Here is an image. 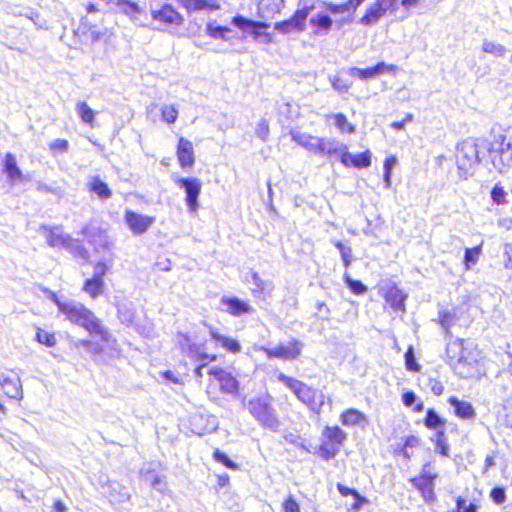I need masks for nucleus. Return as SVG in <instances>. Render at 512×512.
Here are the masks:
<instances>
[{
	"instance_id": "nucleus-1",
	"label": "nucleus",
	"mask_w": 512,
	"mask_h": 512,
	"mask_svg": "<svg viewBox=\"0 0 512 512\" xmlns=\"http://www.w3.org/2000/svg\"><path fill=\"white\" fill-rule=\"evenodd\" d=\"M483 151L488 152L494 169L504 173L512 165V128L506 134L495 136L493 141L467 139L458 144L456 161L465 178L481 161Z\"/></svg>"
},
{
	"instance_id": "nucleus-2",
	"label": "nucleus",
	"mask_w": 512,
	"mask_h": 512,
	"mask_svg": "<svg viewBox=\"0 0 512 512\" xmlns=\"http://www.w3.org/2000/svg\"><path fill=\"white\" fill-rule=\"evenodd\" d=\"M50 299L56 304L59 312L67 321L82 327L92 337L99 338L101 342H109V331L103 326L102 321L83 303L72 299L61 300L54 293H52Z\"/></svg>"
},
{
	"instance_id": "nucleus-3",
	"label": "nucleus",
	"mask_w": 512,
	"mask_h": 512,
	"mask_svg": "<svg viewBox=\"0 0 512 512\" xmlns=\"http://www.w3.org/2000/svg\"><path fill=\"white\" fill-rule=\"evenodd\" d=\"M447 357L456 374L462 378L472 377L476 371L477 357L472 350L464 346L463 339L448 342Z\"/></svg>"
},
{
	"instance_id": "nucleus-4",
	"label": "nucleus",
	"mask_w": 512,
	"mask_h": 512,
	"mask_svg": "<svg viewBox=\"0 0 512 512\" xmlns=\"http://www.w3.org/2000/svg\"><path fill=\"white\" fill-rule=\"evenodd\" d=\"M243 406L248 409L251 416L260 426L273 432L279 430L280 421L272 406V397L270 395L253 397L247 401L244 399Z\"/></svg>"
},
{
	"instance_id": "nucleus-5",
	"label": "nucleus",
	"mask_w": 512,
	"mask_h": 512,
	"mask_svg": "<svg viewBox=\"0 0 512 512\" xmlns=\"http://www.w3.org/2000/svg\"><path fill=\"white\" fill-rule=\"evenodd\" d=\"M278 380L285 384L313 412L320 413L325 401V395L322 392L282 373L278 375Z\"/></svg>"
},
{
	"instance_id": "nucleus-6",
	"label": "nucleus",
	"mask_w": 512,
	"mask_h": 512,
	"mask_svg": "<svg viewBox=\"0 0 512 512\" xmlns=\"http://www.w3.org/2000/svg\"><path fill=\"white\" fill-rule=\"evenodd\" d=\"M437 478L438 473L435 470L433 462L428 461L423 464L420 474L414 478H411L410 482L413 487H415L421 493L424 501L431 503L436 499L434 492V482Z\"/></svg>"
},
{
	"instance_id": "nucleus-7",
	"label": "nucleus",
	"mask_w": 512,
	"mask_h": 512,
	"mask_svg": "<svg viewBox=\"0 0 512 512\" xmlns=\"http://www.w3.org/2000/svg\"><path fill=\"white\" fill-rule=\"evenodd\" d=\"M176 342L180 347L181 352L198 362L215 361L216 355H210L204 352V343H196L187 334L179 333L176 337Z\"/></svg>"
},
{
	"instance_id": "nucleus-8",
	"label": "nucleus",
	"mask_w": 512,
	"mask_h": 512,
	"mask_svg": "<svg viewBox=\"0 0 512 512\" xmlns=\"http://www.w3.org/2000/svg\"><path fill=\"white\" fill-rule=\"evenodd\" d=\"M175 184L184 189L186 194V204L191 213H196L199 207L198 197L201 193L202 183L198 178L190 177V178H182L175 177L173 178Z\"/></svg>"
},
{
	"instance_id": "nucleus-9",
	"label": "nucleus",
	"mask_w": 512,
	"mask_h": 512,
	"mask_svg": "<svg viewBox=\"0 0 512 512\" xmlns=\"http://www.w3.org/2000/svg\"><path fill=\"white\" fill-rule=\"evenodd\" d=\"M313 8L314 7L312 5L296 10L290 19L275 23L274 28L283 34H287L292 31H304L306 27V19Z\"/></svg>"
},
{
	"instance_id": "nucleus-10",
	"label": "nucleus",
	"mask_w": 512,
	"mask_h": 512,
	"mask_svg": "<svg viewBox=\"0 0 512 512\" xmlns=\"http://www.w3.org/2000/svg\"><path fill=\"white\" fill-rule=\"evenodd\" d=\"M0 386L9 398L15 400L23 398L20 377L13 370H0Z\"/></svg>"
},
{
	"instance_id": "nucleus-11",
	"label": "nucleus",
	"mask_w": 512,
	"mask_h": 512,
	"mask_svg": "<svg viewBox=\"0 0 512 512\" xmlns=\"http://www.w3.org/2000/svg\"><path fill=\"white\" fill-rule=\"evenodd\" d=\"M232 24L244 32L254 35L255 39L263 38L265 43L271 41V36L268 33H263L262 30L269 27L265 22L253 21L243 16H235L232 19Z\"/></svg>"
},
{
	"instance_id": "nucleus-12",
	"label": "nucleus",
	"mask_w": 512,
	"mask_h": 512,
	"mask_svg": "<svg viewBox=\"0 0 512 512\" xmlns=\"http://www.w3.org/2000/svg\"><path fill=\"white\" fill-rule=\"evenodd\" d=\"M125 222L134 235L144 234L155 222V218L134 211L125 212Z\"/></svg>"
},
{
	"instance_id": "nucleus-13",
	"label": "nucleus",
	"mask_w": 512,
	"mask_h": 512,
	"mask_svg": "<svg viewBox=\"0 0 512 512\" xmlns=\"http://www.w3.org/2000/svg\"><path fill=\"white\" fill-rule=\"evenodd\" d=\"M81 234L94 246L96 251L107 250L111 246L106 231L100 227L87 225L82 229Z\"/></svg>"
},
{
	"instance_id": "nucleus-14",
	"label": "nucleus",
	"mask_w": 512,
	"mask_h": 512,
	"mask_svg": "<svg viewBox=\"0 0 512 512\" xmlns=\"http://www.w3.org/2000/svg\"><path fill=\"white\" fill-rule=\"evenodd\" d=\"M302 349V344L298 341L289 342L287 345H279L275 348H262L268 358H280L284 360L296 359Z\"/></svg>"
},
{
	"instance_id": "nucleus-15",
	"label": "nucleus",
	"mask_w": 512,
	"mask_h": 512,
	"mask_svg": "<svg viewBox=\"0 0 512 512\" xmlns=\"http://www.w3.org/2000/svg\"><path fill=\"white\" fill-rule=\"evenodd\" d=\"M397 70V67L392 64H386L385 62H379L374 67H369L366 69H361L357 67H351L348 70V73L352 77H358L361 80H367L371 78H375L378 75H381L383 73H390L395 72Z\"/></svg>"
},
{
	"instance_id": "nucleus-16",
	"label": "nucleus",
	"mask_w": 512,
	"mask_h": 512,
	"mask_svg": "<svg viewBox=\"0 0 512 512\" xmlns=\"http://www.w3.org/2000/svg\"><path fill=\"white\" fill-rule=\"evenodd\" d=\"M208 373L219 382L222 392L227 394L238 393L239 382L231 373L221 368H211Z\"/></svg>"
},
{
	"instance_id": "nucleus-17",
	"label": "nucleus",
	"mask_w": 512,
	"mask_h": 512,
	"mask_svg": "<svg viewBox=\"0 0 512 512\" xmlns=\"http://www.w3.org/2000/svg\"><path fill=\"white\" fill-rule=\"evenodd\" d=\"M317 153L327 155H339L341 162L346 163L345 158L350 157L351 153L348 152L347 146L336 139L320 138L319 148Z\"/></svg>"
},
{
	"instance_id": "nucleus-18",
	"label": "nucleus",
	"mask_w": 512,
	"mask_h": 512,
	"mask_svg": "<svg viewBox=\"0 0 512 512\" xmlns=\"http://www.w3.org/2000/svg\"><path fill=\"white\" fill-rule=\"evenodd\" d=\"M39 230L42 231L43 234L45 235L47 244L53 248H56V247L65 248L66 243L69 241V239L71 237L70 235L65 234L63 232V229L61 226L49 227L46 225H42V226H40Z\"/></svg>"
},
{
	"instance_id": "nucleus-19",
	"label": "nucleus",
	"mask_w": 512,
	"mask_h": 512,
	"mask_svg": "<svg viewBox=\"0 0 512 512\" xmlns=\"http://www.w3.org/2000/svg\"><path fill=\"white\" fill-rule=\"evenodd\" d=\"M150 11L154 20L175 25L183 22V17L171 5H163L160 9L151 7Z\"/></svg>"
},
{
	"instance_id": "nucleus-20",
	"label": "nucleus",
	"mask_w": 512,
	"mask_h": 512,
	"mask_svg": "<svg viewBox=\"0 0 512 512\" xmlns=\"http://www.w3.org/2000/svg\"><path fill=\"white\" fill-rule=\"evenodd\" d=\"M209 334L211 339L226 351L233 354H237L241 351V345L236 339L221 334L218 329L209 327Z\"/></svg>"
},
{
	"instance_id": "nucleus-21",
	"label": "nucleus",
	"mask_w": 512,
	"mask_h": 512,
	"mask_svg": "<svg viewBox=\"0 0 512 512\" xmlns=\"http://www.w3.org/2000/svg\"><path fill=\"white\" fill-rule=\"evenodd\" d=\"M177 158L182 168L191 167L194 164V150L192 142L181 137L177 147Z\"/></svg>"
},
{
	"instance_id": "nucleus-22",
	"label": "nucleus",
	"mask_w": 512,
	"mask_h": 512,
	"mask_svg": "<svg viewBox=\"0 0 512 512\" xmlns=\"http://www.w3.org/2000/svg\"><path fill=\"white\" fill-rule=\"evenodd\" d=\"M221 302L225 306V311L233 316L250 314L254 311L248 303L236 297L222 298Z\"/></svg>"
},
{
	"instance_id": "nucleus-23",
	"label": "nucleus",
	"mask_w": 512,
	"mask_h": 512,
	"mask_svg": "<svg viewBox=\"0 0 512 512\" xmlns=\"http://www.w3.org/2000/svg\"><path fill=\"white\" fill-rule=\"evenodd\" d=\"M251 284L254 286L252 288V293L258 298L270 296L274 289V285L271 281L261 279L256 272L251 274Z\"/></svg>"
},
{
	"instance_id": "nucleus-24",
	"label": "nucleus",
	"mask_w": 512,
	"mask_h": 512,
	"mask_svg": "<svg viewBox=\"0 0 512 512\" xmlns=\"http://www.w3.org/2000/svg\"><path fill=\"white\" fill-rule=\"evenodd\" d=\"M4 172L7 174V178L11 184L22 179V171L17 165L16 157L11 153L5 155Z\"/></svg>"
},
{
	"instance_id": "nucleus-25",
	"label": "nucleus",
	"mask_w": 512,
	"mask_h": 512,
	"mask_svg": "<svg viewBox=\"0 0 512 512\" xmlns=\"http://www.w3.org/2000/svg\"><path fill=\"white\" fill-rule=\"evenodd\" d=\"M291 137L296 143L303 146L310 152L317 153V150L319 148L320 138L306 134V133H301L299 131H292Z\"/></svg>"
},
{
	"instance_id": "nucleus-26",
	"label": "nucleus",
	"mask_w": 512,
	"mask_h": 512,
	"mask_svg": "<svg viewBox=\"0 0 512 512\" xmlns=\"http://www.w3.org/2000/svg\"><path fill=\"white\" fill-rule=\"evenodd\" d=\"M449 404L454 408L455 414L462 419H472L475 417V410L473 406L456 397L449 398Z\"/></svg>"
},
{
	"instance_id": "nucleus-27",
	"label": "nucleus",
	"mask_w": 512,
	"mask_h": 512,
	"mask_svg": "<svg viewBox=\"0 0 512 512\" xmlns=\"http://www.w3.org/2000/svg\"><path fill=\"white\" fill-rule=\"evenodd\" d=\"M309 22L312 26L317 28L315 33L321 35H327L333 24L331 17L324 13L312 15Z\"/></svg>"
},
{
	"instance_id": "nucleus-28",
	"label": "nucleus",
	"mask_w": 512,
	"mask_h": 512,
	"mask_svg": "<svg viewBox=\"0 0 512 512\" xmlns=\"http://www.w3.org/2000/svg\"><path fill=\"white\" fill-rule=\"evenodd\" d=\"M324 440L340 448L346 440V433L338 426H326L322 433Z\"/></svg>"
},
{
	"instance_id": "nucleus-29",
	"label": "nucleus",
	"mask_w": 512,
	"mask_h": 512,
	"mask_svg": "<svg viewBox=\"0 0 512 512\" xmlns=\"http://www.w3.org/2000/svg\"><path fill=\"white\" fill-rule=\"evenodd\" d=\"M406 295L396 286H393L388 289L386 292V302L394 309V310H404V300Z\"/></svg>"
},
{
	"instance_id": "nucleus-30",
	"label": "nucleus",
	"mask_w": 512,
	"mask_h": 512,
	"mask_svg": "<svg viewBox=\"0 0 512 512\" xmlns=\"http://www.w3.org/2000/svg\"><path fill=\"white\" fill-rule=\"evenodd\" d=\"M341 423L345 426H356L366 421V416L357 409H347L341 414Z\"/></svg>"
},
{
	"instance_id": "nucleus-31",
	"label": "nucleus",
	"mask_w": 512,
	"mask_h": 512,
	"mask_svg": "<svg viewBox=\"0 0 512 512\" xmlns=\"http://www.w3.org/2000/svg\"><path fill=\"white\" fill-rule=\"evenodd\" d=\"M385 13L386 12L381 8V6H378L376 1L367 9L365 15L360 19V23L368 26L374 25Z\"/></svg>"
},
{
	"instance_id": "nucleus-32",
	"label": "nucleus",
	"mask_w": 512,
	"mask_h": 512,
	"mask_svg": "<svg viewBox=\"0 0 512 512\" xmlns=\"http://www.w3.org/2000/svg\"><path fill=\"white\" fill-rule=\"evenodd\" d=\"M65 249L75 257H79L85 261H88L89 259V252L78 239L70 237L69 241L66 243Z\"/></svg>"
},
{
	"instance_id": "nucleus-33",
	"label": "nucleus",
	"mask_w": 512,
	"mask_h": 512,
	"mask_svg": "<svg viewBox=\"0 0 512 512\" xmlns=\"http://www.w3.org/2000/svg\"><path fill=\"white\" fill-rule=\"evenodd\" d=\"M104 281L95 278L87 279L83 286V291L91 298L95 299L103 293Z\"/></svg>"
},
{
	"instance_id": "nucleus-34",
	"label": "nucleus",
	"mask_w": 512,
	"mask_h": 512,
	"mask_svg": "<svg viewBox=\"0 0 512 512\" xmlns=\"http://www.w3.org/2000/svg\"><path fill=\"white\" fill-rule=\"evenodd\" d=\"M90 191L97 194L101 199H108L111 197L112 192L108 185L100 180L98 177H93L89 182Z\"/></svg>"
},
{
	"instance_id": "nucleus-35",
	"label": "nucleus",
	"mask_w": 512,
	"mask_h": 512,
	"mask_svg": "<svg viewBox=\"0 0 512 512\" xmlns=\"http://www.w3.org/2000/svg\"><path fill=\"white\" fill-rule=\"evenodd\" d=\"M118 6L121 8L122 12L128 15L133 21H137L138 15L142 12L139 5L130 0H119Z\"/></svg>"
},
{
	"instance_id": "nucleus-36",
	"label": "nucleus",
	"mask_w": 512,
	"mask_h": 512,
	"mask_svg": "<svg viewBox=\"0 0 512 512\" xmlns=\"http://www.w3.org/2000/svg\"><path fill=\"white\" fill-rule=\"evenodd\" d=\"M76 112L84 123L93 126L96 113L86 102H78L76 104Z\"/></svg>"
},
{
	"instance_id": "nucleus-37",
	"label": "nucleus",
	"mask_w": 512,
	"mask_h": 512,
	"mask_svg": "<svg viewBox=\"0 0 512 512\" xmlns=\"http://www.w3.org/2000/svg\"><path fill=\"white\" fill-rule=\"evenodd\" d=\"M482 50L485 53H489L495 57H505L507 52V49L504 45L490 40L483 41Z\"/></svg>"
},
{
	"instance_id": "nucleus-38",
	"label": "nucleus",
	"mask_w": 512,
	"mask_h": 512,
	"mask_svg": "<svg viewBox=\"0 0 512 512\" xmlns=\"http://www.w3.org/2000/svg\"><path fill=\"white\" fill-rule=\"evenodd\" d=\"M425 425L430 429L443 430L445 421L433 410L429 409L426 413Z\"/></svg>"
},
{
	"instance_id": "nucleus-39",
	"label": "nucleus",
	"mask_w": 512,
	"mask_h": 512,
	"mask_svg": "<svg viewBox=\"0 0 512 512\" xmlns=\"http://www.w3.org/2000/svg\"><path fill=\"white\" fill-rule=\"evenodd\" d=\"M481 254V246L474 248H466L464 255V264L466 270H469L471 266L475 265Z\"/></svg>"
},
{
	"instance_id": "nucleus-40",
	"label": "nucleus",
	"mask_w": 512,
	"mask_h": 512,
	"mask_svg": "<svg viewBox=\"0 0 512 512\" xmlns=\"http://www.w3.org/2000/svg\"><path fill=\"white\" fill-rule=\"evenodd\" d=\"M332 118L334 119L335 125L342 133H344V132L354 133L355 132V127L351 123L348 122L347 117L344 114H342V113L334 114V115H332Z\"/></svg>"
},
{
	"instance_id": "nucleus-41",
	"label": "nucleus",
	"mask_w": 512,
	"mask_h": 512,
	"mask_svg": "<svg viewBox=\"0 0 512 512\" xmlns=\"http://www.w3.org/2000/svg\"><path fill=\"white\" fill-rule=\"evenodd\" d=\"M36 340L39 343L46 345L47 347H54L56 345L55 335L40 328L37 329Z\"/></svg>"
},
{
	"instance_id": "nucleus-42",
	"label": "nucleus",
	"mask_w": 512,
	"mask_h": 512,
	"mask_svg": "<svg viewBox=\"0 0 512 512\" xmlns=\"http://www.w3.org/2000/svg\"><path fill=\"white\" fill-rule=\"evenodd\" d=\"M397 159L394 156L387 157L384 161V183L386 188L391 186L392 169L396 165Z\"/></svg>"
},
{
	"instance_id": "nucleus-43",
	"label": "nucleus",
	"mask_w": 512,
	"mask_h": 512,
	"mask_svg": "<svg viewBox=\"0 0 512 512\" xmlns=\"http://www.w3.org/2000/svg\"><path fill=\"white\" fill-rule=\"evenodd\" d=\"M339 452V448L325 440L320 445V454L325 460L332 459Z\"/></svg>"
},
{
	"instance_id": "nucleus-44",
	"label": "nucleus",
	"mask_w": 512,
	"mask_h": 512,
	"mask_svg": "<svg viewBox=\"0 0 512 512\" xmlns=\"http://www.w3.org/2000/svg\"><path fill=\"white\" fill-rule=\"evenodd\" d=\"M439 323L441 327L445 330L446 337L451 336L450 329L455 323V317L449 312H442L439 316Z\"/></svg>"
},
{
	"instance_id": "nucleus-45",
	"label": "nucleus",
	"mask_w": 512,
	"mask_h": 512,
	"mask_svg": "<svg viewBox=\"0 0 512 512\" xmlns=\"http://www.w3.org/2000/svg\"><path fill=\"white\" fill-rule=\"evenodd\" d=\"M162 119L167 123H174L178 117V110L174 105H164L161 108Z\"/></svg>"
},
{
	"instance_id": "nucleus-46",
	"label": "nucleus",
	"mask_w": 512,
	"mask_h": 512,
	"mask_svg": "<svg viewBox=\"0 0 512 512\" xmlns=\"http://www.w3.org/2000/svg\"><path fill=\"white\" fill-rule=\"evenodd\" d=\"M457 512H477L478 506L474 502L467 503V500L459 496L456 500Z\"/></svg>"
},
{
	"instance_id": "nucleus-47",
	"label": "nucleus",
	"mask_w": 512,
	"mask_h": 512,
	"mask_svg": "<svg viewBox=\"0 0 512 512\" xmlns=\"http://www.w3.org/2000/svg\"><path fill=\"white\" fill-rule=\"evenodd\" d=\"M184 7L188 11H199L210 8L207 0H183Z\"/></svg>"
},
{
	"instance_id": "nucleus-48",
	"label": "nucleus",
	"mask_w": 512,
	"mask_h": 512,
	"mask_svg": "<svg viewBox=\"0 0 512 512\" xmlns=\"http://www.w3.org/2000/svg\"><path fill=\"white\" fill-rule=\"evenodd\" d=\"M75 345L76 347H83L93 354H99L103 350L102 346H100L98 343L94 344L91 340L88 339H79Z\"/></svg>"
},
{
	"instance_id": "nucleus-49",
	"label": "nucleus",
	"mask_w": 512,
	"mask_h": 512,
	"mask_svg": "<svg viewBox=\"0 0 512 512\" xmlns=\"http://www.w3.org/2000/svg\"><path fill=\"white\" fill-rule=\"evenodd\" d=\"M436 448L443 456H448V445L443 430L437 431L435 435Z\"/></svg>"
},
{
	"instance_id": "nucleus-50",
	"label": "nucleus",
	"mask_w": 512,
	"mask_h": 512,
	"mask_svg": "<svg viewBox=\"0 0 512 512\" xmlns=\"http://www.w3.org/2000/svg\"><path fill=\"white\" fill-rule=\"evenodd\" d=\"M335 246L339 250L341 254V258L343 260L344 266L348 267L352 261V250L350 247L345 246L341 242H336Z\"/></svg>"
},
{
	"instance_id": "nucleus-51",
	"label": "nucleus",
	"mask_w": 512,
	"mask_h": 512,
	"mask_svg": "<svg viewBox=\"0 0 512 512\" xmlns=\"http://www.w3.org/2000/svg\"><path fill=\"white\" fill-rule=\"evenodd\" d=\"M371 164L370 153L368 151L353 156L352 165L355 167H368Z\"/></svg>"
},
{
	"instance_id": "nucleus-52",
	"label": "nucleus",
	"mask_w": 512,
	"mask_h": 512,
	"mask_svg": "<svg viewBox=\"0 0 512 512\" xmlns=\"http://www.w3.org/2000/svg\"><path fill=\"white\" fill-rule=\"evenodd\" d=\"M208 34L216 39H226V34L229 32V29L222 26H214L212 24H208L207 26Z\"/></svg>"
},
{
	"instance_id": "nucleus-53",
	"label": "nucleus",
	"mask_w": 512,
	"mask_h": 512,
	"mask_svg": "<svg viewBox=\"0 0 512 512\" xmlns=\"http://www.w3.org/2000/svg\"><path fill=\"white\" fill-rule=\"evenodd\" d=\"M345 282L351 291L357 295L364 294L367 290L366 286L362 282L353 280L349 276H345Z\"/></svg>"
},
{
	"instance_id": "nucleus-54",
	"label": "nucleus",
	"mask_w": 512,
	"mask_h": 512,
	"mask_svg": "<svg viewBox=\"0 0 512 512\" xmlns=\"http://www.w3.org/2000/svg\"><path fill=\"white\" fill-rule=\"evenodd\" d=\"M405 364L409 371H419L420 366L416 363L413 348L410 347L405 353Z\"/></svg>"
},
{
	"instance_id": "nucleus-55",
	"label": "nucleus",
	"mask_w": 512,
	"mask_h": 512,
	"mask_svg": "<svg viewBox=\"0 0 512 512\" xmlns=\"http://www.w3.org/2000/svg\"><path fill=\"white\" fill-rule=\"evenodd\" d=\"M49 147L53 153H64L68 150L69 143L65 139H55L50 143Z\"/></svg>"
},
{
	"instance_id": "nucleus-56",
	"label": "nucleus",
	"mask_w": 512,
	"mask_h": 512,
	"mask_svg": "<svg viewBox=\"0 0 512 512\" xmlns=\"http://www.w3.org/2000/svg\"><path fill=\"white\" fill-rule=\"evenodd\" d=\"M214 458L217 462L222 463L229 469L237 468V465L232 460H230L225 453L221 452L219 449H216L214 451Z\"/></svg>"
},
{
	"instance_id": "nucleus-57",
	"label": "nucleus",
	"mask_w": 512,
	"mask_h": 512,
	"mask_svg": "<svg viewBox=\"0 0 512 512\" xmlns=\"http://www.w3.org/2000/svg\"><path fill=\"white\" fill-rule=\"evenodd\" d=\"M490 497L497 505L503 504L506 500L505 490L502 487H495L490 492Z\"/></svg>"
},
{
	"instance_id": "nucleus-58",
	"label": "nucleus",
	"mask_w": 512,
	"mask_h": 512,
	"mask_svg": "<svg viewBox=\"0 0 512 512\" xmlns=\"http://www.w3.org/2000/svg\"><path fill=\"white\" fill-rule=\"evenodd\" d=\"M330 81H331V84H332V87L340 92V93H345L349 90V88L351 87V84L350 83H347L346 81L342 80L341 78L339 77H332L330 78Z\"/></svg>"
},
{
	"instance_id": "nucleus-59",
	"label": "nucleus",
	"mask_w": 512,
	"mask_h": 512,
	"mask_svg": "<svg viewBox=\"0 0 512 512\" xmlns=\"http://www.w3.org/2000/svg\"><path fill=\"white\" fill-rule=\"evenodd\" d=\"M255 133L261 140L265 141L267 139L269 134V125L265 119L258 122Z\"/></svg>"
},
{
	"instance_id": "nucleus-60",
	"label": "nucleus",
	"mask_w": 512,
	"mask_h": 512,
	"mask_svg": "<svg viewBox=\"0 0 512 512\" xmlns=\"http://www.w3.org/2000/svg\"><path fill=\"white\" fill-rule=\"evenodd\" d=\"M491 198L497 204H504L506 202V192L500 186H494L491 191Z\"/></svg>"
},
{
	"instance_id": "nucleus-61",
	"label": "nucleus",
	"mask_w": 512,
	"mask_h": 512,
	"mask_svg": "<svg viewBox=\"0 0 512 512\" xmlns=\"http://www.w3.org/2000/svg\"><path fill=\"white\" fill-rule=\"evenodd\" d=\"M316 309H317V316L322 320H329L330 318V309L325 304V302L318 301L316 303Z\"/></svg>"
},
{
	"instance_id": "nucleus-62",
	"label": "nucleus",
	"mask_w": 512,
	"mask_h": 512,
	"mask_svg": "<svg viewBox=\"0 0 512 512\" xmlns=\"http://www.w3.org/2000/svg\"><path fill=\"white\" fill-rule=\"evenodd\" d=\"M107 270L108 266L104 262H97L96 265L94 266L92 278L103 280V277L106 274Z\"/></svg>"
},
{
	"instance_id": "nucleus-63",
	"label": "nucleus",
	"mask_w": 512,
	"mask_h": 512,
	"mask_svg": "<svg viewBox=\"0 0 512 512\" xmlns=\"http://www.w3.org/2000/svg\"><path fill=\"white\" fill-rule=\"evenodd\" d=\"M284 512H300L299 504L290 496L283 503Z\"/></svg>"
},
{
	"instance_id": "nucleus-64",
	"label": "nucleus",
	"mask_w": 512,
	"mask_h": 512,
	"mask_svg": "<svg viewBox=\"0 0 512 512\" xmlns=\"http://www.w3.org/2000/svg\"><path fill=\"white\" fill-rule=\"evenodd\" d=\"M504 255L507 258V260L504 264L505 268L512 269V243L505 244Z\"/></svg>"
}]
</instances>
